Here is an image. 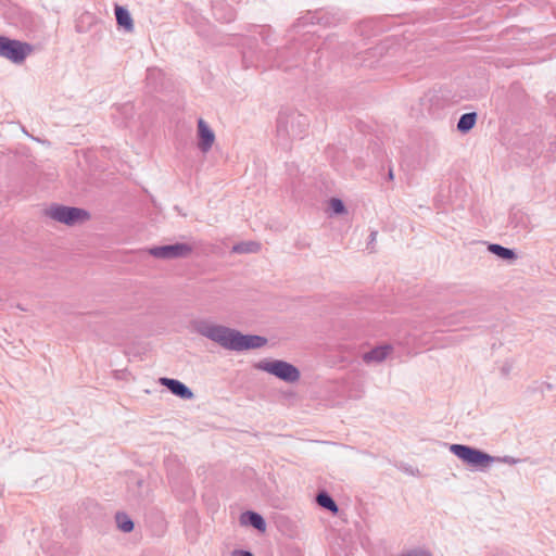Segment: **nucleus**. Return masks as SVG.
Returning <instances> with one entry per match:
<instances>
[{"label": "nucleus", "mask_w": 556, "mask_h": 556, "mask_svg": "<svg viewBox=\"0 0 556 556\" xmlns=\"http://www.w3.org/2000/svg\"><path fill=\"white\" fill-rule=\"evenodd\" d=\"M388 177H389L390 180L393 179V172H392V169L389 170Z\"/></svg>", "instance_id": "5701e85b"}, {"label": "nucleus", "mask_w": 556, "mask_h": 556, "mask_svg": "<svg viewBox=\"0 0 556 556\" xmlns=\"http://www.w3.org/2000/svg\"><path fill=\"white\" fill-rule=\"evenodd\" d=\"M45 216L67 227L85 224L91 217L90 213L84 208L62 204L48 206L45 210Z\"/></svg>", "instance_id": "7ed1b4c3"}, {"label": "nucleus", "mask_w": 556, "mask_h": 556, "mask_svg": "<svg viewBox=\"0 0 556 556\" xmlns=\"http://www.w3.org/2000/svg\"><path fill=\"white\" fill-rule=\"evenodd\" d=\"M329 210L331 215H341L346 213L345 205L341 199L332 198L329 201Z\"/></svg>", "instance_id": "dca6fc26"}, {"label": "nucleus", "mask_w": 556, "mask_h": 556, "mask_svg": "<svg viewBox=\"0 0 556 556\" xmlns=\"http://www.w3.org/2000/svg\"><path fill=\"white\" fill-rule=\"evenodd\" d=\"M377 236H378V231L377 230H371L369 236H368V240H367V250H369L370 253L375 252V244H376V241H377Z\"/></svg>", "instance_id": "aec40b11"}, {"label": "nucleus", "mask_w": 556, "mask_h": 556, "mask_svg": "<svg viewBox=\"0 0 556 556\" xmlns=\"http://www.w3.org/2000/svg\"><path fill=\"white\" fill-rule=\"evenodd\" d=\"M161 384L167 387L174 394L180 396L181 399H191L193 396L192 392L180 381L169 378H161Z\"/></svg>", "instance_id": "1a4fd4ad"}, {"label": "nucleus", "mask_w": 556, "mask_h": 556, "mask_svg": "<svg viewBox=\"0 0 556 556\" xmlns=\"http://www.w3.org/2000/svg\"><path fill=\"white\" fill-rule=\"evenodd\" d=\"M116 520L118 528L124 532H130L134 529V523L126 515H117Z\"/></svg>", "instance_id": "f3484780"}, {"label": "nucleus", "mask_w": 556, "mask_h": 556, "mask_svg": "<svg viewBox=\"0 0 556 556\" xmlns=\"http://www.w3.org/2000/svg\"><path fill=\"white\" fill-rule=\"evenodd\" d=\"M406 472L410 473V475H418L419 473V470L416 469V470H412V469H405Z\"/></svg>", "instance_id": "4be33fe9"}, {"label": "nucleus", "mask_w": 556, "mask_h": 556, "mask_svg": "<svg viewBox=\"0 0 556 556\" xmlns=\"http://www.w3.org/2000/svg\"><path fill=\"white\" fill-rule=\"evenodd\" d=\"M31 51V46L26 42L0 37V55L14 63H22Z\"/></svg>", "instance_id": "20e7f679"}, {"label": "nucleus", "mask_w": 556, "mask_h": 556, "mask_svg": "<svg viewBox=\"0 0 556 556\" xmlns=\"http://www.w3.org/2000/svg\"><path fill=\"white\" fill-rule=\"evenodd\" d=\"M488 249L491 253H493L494 255L498 256L502 260L511 261L517 258V253L515 252V250L505 248L501 244L492 243L489 245Z\"/></svg>", "instance_id": "4468645a"}, {"label": "nucleus", "mask_w": 556, "mask_h": 556, "mask_svg": "<svg viewBox=\"0 0 556 556\" xmlns=\"http://www.w3.org/2000/svg\"><path fill=\"white\" fill-rule=\"evenodd\" d=\"M257 367L287 382H294L300 378L299 370L293 365L283 361H264Z\"/></svg>", "instance_id": "39448f33"}, {"label": "nucleus", "mask_w": 556, "mask_h": 556, "mask_svg": "<svg viewBox=\"0 0 556 556\" xmlns=\"http://www.w3.org/2000/svg\"><path fill=\"white\" fill-rule=\"evenodd\" d=\"M477 117L476 112L464 113L457 122V130L462 134H467L475 127Z\"/></svg>", "instance_id": "f8f14e48"}, {"label": "nucleus", "mask_w": 556, "mask_h": 556, "mask_svg": "<svg viewBox=\"0 0 556 556\" xmlns=\"http://www.w3.org/2000/svg\"><path fill=\"white\" fill-rule=\"evenodd\" d=\"M450 452L466 464L471 470L484 472L494 463L516 465L520 459L505 455L503 457L492 456L477 447L465 444H451Z\"/></svg>", "instance_id": "f03ea898"}, {"label": "nucleus", "mask_w": 556, "mask_h": 556, "mask_svg": "<svg viewBox=\"0 0 556 556\" xmlns=\"http://www.w3.org/2000/svg\"><path fill=\"white\" fill-rule=\"evenodd\" d=\"M241 522L242 523H250L255 529L265 532L266 530V523L263 519V517L256 513L249 511L241 516Z\"/></svg>", "instance_id": "ddd939ff"}, {"label": "nucleus", "mask_w": 556, "mask_h": 556, "mask_svg": "<svg viewBox=\"0 0 556 556\" xmlns=\"http://www.w3.org/2000/svg\"><path fill=\"white\" fill-rule=\"evenodd\" d=\"M501 370H502V374H503L504 376H507V375L510 372V370H511V365H510V364H505V365L501 368Z\"/></svg>", "instance_id": "412c9836"}, {"label": "nucleus", "mask_w": 556, "mask_h": 556, "mask_svg": "<svg viewBox=\"0 0 556 556\" xmlns=\"http://www.w3.org/2000/svg\"><path fill=\"white\" fill-rule=\"evenodd\" d=\"M392 348L390 345H380L366 352L363 356L365 363H381L390 354Z\"/></svg>", "instance_id": "9d476101"}, {"label": "nucleus", "mask_w": 556, "mask_h": 556, "mask_svg": "<svg viewBox=\"0 0 556 556\" xmlns=\"http://www.w3.org/2000/svg\"><path fill=\"white\" fill-rule=\"evenodd\" d=\"M193 251V247L189 243H175L150 249V254L157 258H180L189 256Z\"/></svg>", "instance_id": "423d86ee"}, {"label": "nucleus", "mask_w": 556, "mask_h": 556, "mask_svg": "<svg viewBox=\"0 0 556 556\" xmlns=\"http://www.w3.org/2000/svg\"><path fill=\"white\" fill-rule=\"evenodd\" d=\"M341 17L337 12L328 10H315V23L325 27L334 26L340 22Z\"/></svg>", "instance_id": "9b49d317"}, {"label": "nucleus", "mask_w": 556, "mask_h": 556, "mask_svg": "<svg viewBox=\"0 0 556 556\" xmlns=\"http://www.w3.org/2000/svg\"><path fill=\"white\" fill-rule=\"evenodd\" d=\"M115 15H116V21H117L118 25L125 27V29L128 31L132 30V28H134L132 18L127 10L117 5L115 8Z\"/></svg>", "instance_id": "2eb2a0df"}, {"label": "nucleus", "mask_w": 556, "mask_h": 556, "mask_svg": "<svg viewBox=\"0 0 556 556\" xmlns=\"http://www.w3.org/2000/svg\"><path fill=\"white\" fill-rule=\"evenodd\" d=\"M401 556H432V554L426 549V548H413L405 553H403Z\"/></svg>", "instance_id": "6ab92c4d"}, {"label": "nucleus", "mask_w": 556, "mask_h": 556, "mask_svg": "<svg viewBox=\"0 0 556 556\" xmlns=\"http://www.w3.org/2000/svg\"><path fill=\"white\" fill-rule=\"evenodd\" d=\"M200 332L222 346L237 351L261 348L266 343V339L263 337L243 336L233 329L219 325H203Z\"/></svg>", "instance_id": "f257e3e1"}, {"label": "nucleus", "mask_w": 556, "mask_h": 556, "mask_svg": "<svg viewBox=\"0 0 556 556\" xmlns=\"http://www.w3.org/2000/svg\"><path fill=\"white\" fill-rule=\"evenodd\" d=\"M258 250V245L256 243H243V244H239V245H236L233 248V251L235 252H239V253H243V252H254V251H257Z\"/></svg>", "instance_id": "a211bd4d"}, {"label": "nucleus", "mask_w": 556, "mask_h": 556, "mask_svg": "<svg viewBox=\"0 0 556 556\" xmlns=\"http://www.w3.org/2000/svg\"><path fill=\"white\" fill-rule=\"evenodd\" d=\"M315 503L332 516H339L340 508L332 496L326 490H319L315 494Z\"/></svg>", "instance_id": "6e6552de"}, {"label": "nucleus", "mask_w": 556, "mask_h": 556, "mask_svg": "<svg viewBox=\"0 0 556 556\" xmlns=\"http://www.w3.org/2000/svg\"><path fill=\"white\" fill-rule=\"evenodd\" d=\"M242 556H253L250 552H243Z\"/></svg>", "instance_id": "b1692460"}, {"label": "nucleus", "mask_w": 556, "mask_h": 556, "mask_svg": "<svg viewBox=\"0 0 556 556\" xmlns=\"http://www.w3.org/2000/svg\"><path fill=\"white\" fill-rule=\"evenodd\" d=\"M199 148L202 152H207L215 142V135L208 125L200 118L198 121Z\"/></svg>", "instance_id": "0eeeda50"}]
</instances>
